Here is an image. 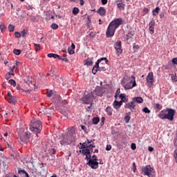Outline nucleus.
I'll return each mask as SVG.
<instances>
[{
	"label": "nucleus",
	"instance_id": "42",
	"mask_svg": "<svg viewBox=\"0 0 177 177\" xmlns=\"http://www.w3.org/2000/svg\"><path fill=\"white\" fill-rule=\"evenodd\" d=\"M173 156H174V158H175L176 162H177V149H176L174 151Z\"/></svg>",
	"mask_w": 177,
	"mask_h": 177
},
{
	"label": "nucleus",
	"instance_id": "13",
	"mask_svg": "<svg viewBox=\"0 0 177 177\" xmlns=\"http://www.w3.org/2000/svg\"><path fill=\"white\" fill-rule=\"evenodd\" d=\"M115 3L119 10H124L125 9V3H124L122 0H116Z\"/></svg>",
	"mask_w": 177,
	"mask_h": 177
},
{
	"label": "nucleus",
	"instance_id": "36",
	"mask_svg": "<svg viewBox=\"0 0 177 177\" xmlns=\"http://www.w3.org/2000/svg\"><path fill=\"white\" fill-rule=\"evenodd\" d=\"M8 30H9L10 32L15 31V26L12 24H10L8 26Z\"/></svg>",
	"mask_w": 177,
	"mask_h": 177
},
{
	"label": "nucleus",
	"instance_id": "23",
	"mask_svg": "<svg viewBox=\"0 0 177 177\" xmlns=\"http://www.w3.org/2000/svg\"><path fill=\"white\" fill-rule=\"evenodd\" d=\"M120 99H121L122 102H124V103H127V102H128V99H127V97H125V94L124 93H121L119 95Z\"/></svg>",
	"mask_w": 177,
	"mask_h": 177
},
{
	"label": "nucleus",
	"instance_id": "53",
	"mask_svg": "<svg viewBox=\"0 0 177 177\" xmlns=\"http://www.w3.org/2000/svg\"><path fill=\"white\" fill-rule=\"evenodd\" d=\"M111 145H106V149H105V150L106 151H110V150H111Z\"/></svg>",
	"mask_w": 177,
	"mask_h": 177
},
{
	"label": "nucleus",
	"instance_id": "38",
	"mask_svg": "<svg viewBox=\"0 0 177 177\" xmlns=\"http://www.w3.org/2000/svg\"><path fill=\"white\" fill-rule=\"evenodd\" d=\"M6 29V26L3 24L0 25V30H1V32H4Z\"/></svg>",
	"mask_w": 177,
	"mask_h": 177
},
{
	"label": "nucleus",
	"instance_id": "51",
	"mask_svg": "<svg viewBox=\"0 0 177 177\" xmlns=\"http://www.w3.org/2000/svg\"><path fill=\"white\" fill-rule=\"evenodd\" d=\"M68 53H69V55H74V53H75L74 50L68 48Z\"/></svg>",
	"mask_w": 177,
	"mask_h": 177
},
{
	"label": "nucleus",
	"instance_id": "27",
	"mask_svg": "<svg viewBox=\"0 0 177 177\" xmlns=\"http://www.w3.org/2000/svg\"><path fill=\"white\" fill-rule=\"evenodd\" d=\"M73 15H74L75 16L78 15V13H80V9L77 7H75L72 11Z\"/></svg>",
	"mask_w": 177,
	"mask_h": 177
},
{
	"label": "nucleus",
	"instance_id": "11",
	"mask_svg": "<svg viewBox=\"0 0 177 177\" xmlns=\"http://www.w3.org/2000/svg\"><path fill=\"white\" fill-rule=\"evenodd\" d=\"M147 84H148V86L151 87L153 85L154 82V76L153 75V72H150L147 77H146Z\"/></svg>",
	"mask_w": 177,
	"mask_h": 177
},
{
	"label": "nucleus",
	"instance_id": "43",
	"mask_svg": "<svg viewBox=\"0 0 177 177\" xmlns=\"http://www.w3.org/2000/svg\"><path fill=\"white\" fill-rule=\"evenodd\" d=\"M96 145H95V142L92 141V144L88 145V149H95Z\"/></svg>",
	"mask_w": 177,
	"mask_h": 177
},
{
	"label": "nucleus",
	"instance_id": "18",
	"mask_svg": "<svg viewBox=\"0 0 177 177\" xmlns=\"http://www.w3.org/2000/svg\"><path fill=\"white\" fill-rule=\"evenodd\" d=\"M124 120L126 124L129 123V121H131V112L126 113Z\"/></svg>",
	"mask_w": 177,
	"mask_h": 177
},
{
	"label": "nucleus",
	"instance_id": "63",
	"mask_svg": "<svg viewBox=\"0 0 177 177\" xmlns=\"http://www.w3.org/2000/svg\"><path fill=\"white\" fill-rule=\"evenodd\" d=\"M172 63H173V64H177V58L176 57L172 59Z\"/></svg>",
	"mask_w": 177,
	"mask_h": 177
},
{
	"label": "nucleus",
	"instance_id": "64",
	"mask_svg": "<svg viewBox=\"0 0 177 177\" xmlns=\"http://www.w3.org/2000/svg\"><path fill=\"white\" fill-rule=\"evenodd\" d=\"M162 111H175V110L172 109H167L166 110H162Z\"/></svg>",
	"mask_w": 177,
	"mask_h": 177
},
{
	"label": "nucleus",
	"instance_id": "20",
	"mask_svg": "<svg viewBox=\"0 0 177 177\" xmlns=\"http://www.w3.org/2000/svg\"><path fill=\"white\" fill-rule=\"evenodd\" d=\"M97 13L100 14V16H106V8L100 7L97 10Z\"/></svg>",
	"mask_w": 177,
	"mask_h": 177
},
{
	"label": "nucleus",
	"instance_id": "2",
	"mask_svg": "<svg viewBox=\"0 0 177 177\" xmlns=\"http://www.w3.org/2000/svg\"><path fill=\"white\" fill-rule=\"evenodd\" d=\"M122 23V18H118L112 21L109 24L106 32V38H110L111 37H113L114 34H115V30H117L118 27H120V26H121Z\"/></svg>",
	"mask_w": 177,
	"mask_h": 177
},
{
	"label": "nucleus",
	"instance_id": "1",
	"mask_svg": "<svg viewBox=\"0 0 177 177\" xmlns=\"http://www.w3.org/2000/svg\"><path fill=\"white\" fill-rule=\"evenodd\" d=\"M103 93H104V90L102 88H95L93 91H86L84 93V97H82V101L85 104H89L86 106V109L88 110H91V107H92V102L96 99L97 96H103Z\"/></svg>",
	"mask_w": 177,
	"mask_h": 177
},
{
	"label": "nucleus",
	"instance_id": "5",
	"mask_svg": "<svg viewBox=\"0 0 177 177\" xmlns=\"http://www.w3.org/2000/svg\"><path fill=\"white\" fill-rule=\"evenodd\" d=\"M140 174L141 175H144V176L156 177V170H154V167H152L149 165L142 166L141 167Z\"/></svg>",
	"mask_w": 177,
	"mask_h": 177
},
{
	"label": "nucleus",
	"instance_id": "31",
	"mask_svg": "<svg viewBox=\"0 0 177 177\" xmlns=\"http://www.w3.org/2000/svg\"><path fill=\"white\" fill-rule=\"evenodd\" d=\"M34 46H35V49L36 52L41 50V45H39L38 44H35Z\"/></svg>",
	"mask_w": 177,
	"mask_h": 177
},
{
	"label": "nucleus",
	"instance_id": "61",
	"mask_svg": "<svg viewBox=\"0 0 177 177\" xmlns=\"http://www.w3.org/2000/svg\"><path fill=\"white\" fill-rule=\"evenodd\" d=\"M173 143L175 149H177V140L174 139Z\"/></svg>",
	"mask_w": 177,
	"mask_h": 177
},
{
	"label": "nucleus",
	"instance_id": "16",
	"mask_svg": "<svg viewBox=\"0 0 177 177\" xmlns=\"http://www.w3.org/2000/svg\"><path fill=\"white\" fill-rule=\"evenodd\" d=\"M154 26H156V21L152 19L149 24V30L152 32V34H154Z\"/></svg>",
	"mask_w": 177,
	"mask_h": 177
},
{
	"label": "nucleus",
	"instance_id": "46",
	"mask_svg": "<svg viewBox=\"0 0 177 177\" xmlns=\"http://www.w3.org/2000/svg\"><path fill=\"white\" fill-rule=\"evenodd\" d=\"M99 71V68H95V66L93 68L92 73L95 75Z\"/></svg>",
	"mask_w": 177,
	"mask_h": 177
},
{
	"label": "nucleus",
	"instance_id": "33",
	"mask_svg": "<svg viewBox=\"0 0 177 177\" xmlns=\"http://www.w3.org/2000/svg\"><path fill=\"white\" fill-rule=\"evenodd\" d=\"M13 53L17 56H19V55H20L21 53V50H19V49H14Z\"/></svg>",
	"mask_w": 177,
	"mask_h": 177
},
{
	"label": "nucleus",
	"instance_id": "57",
	"mask_svg": "<svg viewBox=\"0 0 177 177\" xmlns=\"http://www.w3.org/2000/svg\"><path fill=\"white\" fill-rule=\"evenodd\" d=\"M63 62H68V59H67V57L66 56V55H64L62 57V59Z\"/></svg>",
	"mask_w": 177,
	"mask_h": 177
},
{
	"label": "nucleus",
	"instance_id": "30",
	"mask_svg": "<svg viewBox=\"0 0 177 177\" xmlns=\"http://www.w3.org/2000/svg\"><path fill=\"white\" fill-rule=\"evenodd\" d=\"M113 107L117 110L118 109H120V106L118 102V101H114L113 102Z\"/></svg>",
	"mask_w": 177,
	"mask_h": 177
},
{
	"label": "nucleus",
	"instance_id": "48",
	"mask_svg": "<svg viewBox=\"0 0 177 177\" xmlns=\"http://www.w3.org/2000/svg\"><path fill=\"white\" fill-rule=\"evenodd\" d=\"M171 80L174 82H176L177 81L176 73H175V75L174 74L171 75Z\"/></svg>",
	"mask_w": 177,
	"mask_h": 177
},
{
	"label": "nucleus",
	"instance_id": "47",
	"mask_svg": "<svg viewBox=\"0 0 177 177\" xmlns=\"http://www.w3.org/2000/svg\"><path fill=\"white\" fill-rule=\"evenodd\" d=\"M99 71V68H95V66L93 68L92 73L95 75Z\"/></svg>",
	"mask_w": 177,
	"mask_h": 177
},
{
	"label": "nucleus",
	"instance_id": "41",
	"mask_svg": "<svg viewBox=\"0 0 177 177\" xmlns=\"http://www.w3.org/2000/svg\"><path fill=\"white\" fill-rule=\"evenodd\" d=\"M122 145H124V146H127L128 141H127L126 138H124V137L122 138Z\"/></svg>",
	"mask_w": 177,
	"mask_h": 177
},
{
	"label": "nucleus",
	"instance_id": "22",
	"mask_svg": "<svg viewBox=\"0 0 177 177\" xmlns=\"http://www.w3.org/2000/svg\"><path fill=\"white\" fill-rule=\"evenodd\" d=\"M128 81H129V77H128V75H125L121 81V85L123 86L125 84H127V82H128Z\"/></svg>",
	"mask_w": 177,
	"mask_h": 177
},
{
	"label": "nucleus",
	"instance_id": "59",
	"mask_svg": "<svg viewBox=\"0 0 177 177\" xmlns=\"http://www.w3.org/2000/svg\"><path fill=\"white\" fill-rule=\"evenodd\" d=\"M90 160H98L97 156H96V155H93V156L90 158Z\"/></svg>",
	"mask_w": 177,
	"mask_h": 177
},
{
	"label": "nucleus",
	"instance_id": "58",
	"mask_svg": "<svg viewBox=\"0 0 177 177\" xmlns=\"http://www.w3.org/2000/svg\"><path fill=\"white\" fill-rule=\"evenodd\" d=\"M148 151H149L150 153H151L152 151H154V147H148Z\"/></svg>",
	"mask_w": 177,
	"mask_h": 177
},
{
	"label": "nucleus",
	"instance_id": "9",
	"mask_svg": "<svg viewBox=\"0 0 177 177\" xmlns=\"http://www.w3.org/2000/svg\"><path fill=\"white\" fill-rule=\"evenodd\" d=\"M86 161V165L91 167L92 169H97V168H99L98 160H96L95 159H88Z\"/></svg>",
	"mask_w": 177,
	"mask_h": 177
},
{
	"label": "nucleus",
	"instance_id": "10",
	"mask_svg": "<svg viewBox=\"0 0 177 177\" xmlns=\"http://www.w3.org/2000/svg\"><path fill=\"white\" fill-rule=\"evenodd\" d=\"M79 153L82 154L83 156H85L84 160L87 161L88 160L91 159V157H92V151H91V149L86 148V149H80L79 151Z\"/></svg>",
	"mask_w": 177,
	"mask_h": 177
},
{
	"label": "nucleus",
	"instance_id": "44",
	"mask_svg": "<svg viewBox=\"0 0 177 177\" xmlns=\"http://www.w3.org/2000/svg\"><path fill=\"white\" fill-rule=\"evenodd\" d=\"M121 48V41H117L115 44V48Z\"/></svg>",
	"mask_w": 177,
	"mask_h": 177
},
{
	"label": "nucleus",
	"instance_id": "15",
	"mask_svg": "<svg viewBox=\"0 0 177 177\" xmlns=\"http://www.w3.org/2000/svg\"><path fill=\"white\" fill-rule=\"evenodd\" d=\"M18 174L23 175V177H30V174L24 169L18 168Z\"/></svg>",
	"mask_w": 177,
	"mask_h": 177
},
{
	"label": "nucleus",
	"instance_id": "52",
	"mask_svg": "<svg viewBox=\"0 0 177 177\" xmlns=\"http://www.w3.org/2000/svg\"><path fill=\"white\" fill-rule=\"evenodd\" d=\"M46 95H47L48 97H51L52 95H53V91H48L46 93Z\"/></svg>",
	"mask_w": 177,
	"mask_h": 177
},
{
	"label": "nucleus",
	"instance_id": "49",
	"mask_svg": "<svg viewBox=\"0 0 177 177\" xmlns=\"http://www.w3.org/2000/svg\"><path fill=\"white\" fill-rule=\"evenodd\" d=\"M132 167L133 171L134 173L136 172V163L135 162H133Z\"/></svg>",
	"mask_w": 177,
	"mask_h": 177
},
{
	"label": "nucleus",
	"instance_id": "7",
	"mask_svg": "<svg viewBox=\"0 0 177 177\" xmlns=\"http://www.w3.org/2000/svg\"><path fill=\"white\" fill-rule=\"evenodd\" d=\"M18 135H19V139L22 143L27 145V143H28V142H30V131H26L24 133H19Z\"/></svg>",
	"mask_w": 177,
	"mask_h": 177
},
{
	"label": "nucleus",
	"instance_id": "25",
	"mask_svg": "<svg viewBox=\"0 0 177 177\" xmlns=\"http://www.w3.org/2000/svg\"><path fill=\"white\" fill-rule=\"evenodd\" d=\"M86 64L87 66H92L93 64V58H87V59L86 60Z\"/></svg>",
	"mask_w": 177,
	"mask_h": 177
},
{
	"label": "nucleus",
	"instance_id": "37",
	"mask_svg": "<svg viewBox=\"0 0 177 177\" xmlns=\"http://www.w3.org/2000/svg\"><path fill=\"white\" fill-rule=\"evenodd\" d=\"M131 37H133V34L129 32L126 35V39L128 41V39H131Z\"/></svg>",
	"mask_w": 177,
	"mask_h": 177
},
{
	"label": "nucleus",
	"instance_id": "35",
	"mask_svg": "<svg viewBox=\"0 0 177 177\" xmlns=\"http://www.w3.org/2000/svg\"><path fill=\"white\" fill-rule=\"evenodd\" d=\"M104 121H106V118L102 116L101 118L100 127H103V125H104Z\"/></svg>",
	"mask_w": 177,
	"mask_h": 177
},
{
	"label": "nucleus",
	"instance_id": "40",
	"mask_svg": "<svg viewBox=\"0 0 177 177\" xmlns=\"http://www.w3.org/2000/svg\"><path fill=\"white\" fill-rule=\"evenodd\" d=\"M154 108L156 109V110H161V109H162V106L159 104H156L154 105Z\"/></svg>",
	"mask_w": 177,
	"mask_h": 177
},
{
	"label": "nucleus",
	"instance_id": "60",
	"mask_svg": "<svg viewBox=\"0 0 177 177\" xmlns=\"http://www.w3.org/2000/svg\"><path fill=\"white\" fill-rule=\"evenodd\" d=\"M21 35L22 37H26V29H24L21 32Z\"/></svg>",
	"mask_w": 177,
	"mask_h": 177
},
{
	"label": "nucleus",
	"instance_id": "14",
	"mask_svg": "<svg viewBox=\"0 0 177 177\" xmlns=\"http://www.w3.org/2000/svg\"><path fill=\"white\" fill-rule=\"evenodd\" d=\"M102 62H104L105 64H107V63H109V59H107V58H106V57H102V58L97 59L94 67H95V68H99L100 67V66H99V64L102 63Z\"/></svg>",
	"mask_w": 177,
	"mask_h": 177
},
{
	"label": "nucleus",
	"instance_id": "17",
	"mask_svg": "<svg viewBox=\"0 0 177 177\" xmlns=\"http://www.w3.org/2000/svg\"><path fill=\"white\" fill-rule=\"evenodd\" d=\"M125 109H129V110H132V109H135V102L132 100V101L128 104H126L124 106Z\"/></svg>",
	"mask_w": 177,
	"mask_h": 177
},
{
	"label": "nucleus",
	"instance_id": "21",
	"mask_svg": "<svg viewBox=\"0 0 177 177\" xmlns=\"http://www.w3.org/2000/svg\"><path fill=\"white\" fill-rule=\"evenodd\" d=\"M132 100L134 103H143V98L142 97H135Z\"/></svg>",
	"mask_w": 177,
	"mask_h": 177
},
{
	"label": "nucleus",
	"instance_id": "3",
	"mask_svg": "<svg viewBox=\"0 0 177 177\" xmlns=\"http://www.w3.org/2000/svg\"><path fill=\"white\" fill-rule=\"evenodd\" d=\"M29 127L30 131H31V132L38 135V133H41V131H42V122H41V120L34 119L30 122Z\"/></svg>",
	"mask_w": 177,
	"mask_h": 177
},
{
	"label": "nucleus",
	"instance_id": "12",
	"mask_svg": "<svg viewBox=\"0 0 177 177\" xmlns=\"http://www.w3.org/2000/svg\"><path fill=\"white\" fill-rule=\"evenodd\" d=\"M90 143H92V140H88L87 139L86 141L84 142H80V147L79 149L80 150H84L86 149H88V147L89 146Z\"/></svg>",
	"mask_w": 177,
	"mask_h": 177
},
{
	"label": "nucleus",
	"instance_id": "8",
	"mask_svg": "<svg viewBox=\"0 0 177 177\" xmlns=\"http://www.w3.org/2000/svg\"><path fill=\"white\" fill-rule=\"evenodd\" d=\"M131 80L123 86V88L125 89V91H127L128 89H132V88H135V86L137 85L135 76L131 75Z\"/></svg>",
	"mask_w": 177,
	"mask_h": 177
},
{
	"label": "nucleus",
	"instance_id": "56",
	"mask_svg": "<svg viewBox=\"0 0 177 177\" xmlns=\"http://www.w3.org/2000/svg\"><path fill=\"white\" fill-rule=\"evenodd\" d=\"M98 71H106V68L104 66H100Z\"/></svg>",
	"mask_w": 177,
	"mask_h": 177
},
{
	"label": "nucleus",
	"instance_id": "50",
	"mask_svg": "<svg viewBox=\"0 0 177 177\" xmlns=\"http://www.w3.org/2000/svg\"><path fill=\"white\" fill-rule=\"evenodd\" d=\"M131 150H136V144L134 142H132L131 145Z\"/></svg>",
	"mask_w": 177,
	"mask_h": 177
},
{
	"label": "nucleus",
	"instance_id": "6",
	"mask_svg": "<svg viewBox=\"0 0 177 177\" xmlns=\"http://www.w3.org/2000/svg\"><path fill=\"white\" fill-rule=\"evenodd\" d=\"M175 113L176 111H167V113H164V111H161L158 115V118L160 120H168L170 122L174 121L175 118Z\"/></svg>",
	"mask_w": 177,
	"mask_h": 177
},
{
	"label": "nucleus",
	"instance_id": "55",
	"mask_svg": "<svg viewBox=\"0 0 177 177\" xmlns=\"http://www.w3.org/2000/svg\"><path fill=\"white\" fill-rule=\"evenodd\" d=\"M50 154H53V155L54 156L55 154H56V149H55V148L51 149L50 150Z\"/></svg>",
	"mask_w": 177,
	"mask_h": 177
},
{
	"label": "nucleus",
	"instance_id": "54",
	"mask_svg": "<svg viewBox=\"0 0 177 177\" xmlns=\"http://www.w3.org/2000/svg\"><path fill=\"white\" fill-rule=\"evenodd\" d=\"M15 38H20V37H21V34L19 32H15Z\"/></svg>",
	"mask_w": 177,
	"mask_h": 177
},
{
	"label": "nucleus",
	"instance_id": "39",
	"mask_svg": "<svg viewBox=\"0 0 177 177\" xmlns=\"http://www.w3.org/2000/svg\"><path fill=\"white\" fill-rule=\"evenodd\" d=\"M8 82H9V84H10V85H12L13 86H16V81H15L14 80L10 79L8 81Z\"/></svg>",
	"mask_w": 177,
	"mask_h": 177
},
{
	"label": "nucleus",
	"instance_id": "24",
	"mask_svg": "<svg viewBox=\"0 0 177 177\" xmlns=\"http://www.w3.org/2000/svg\"><path fill=\"white\" fill-rule=\"evenodd\" d=\"M160 13V7H156L154 10L152 11L153 16H157Z\"/></svg>",
	"mask_w": 177,
	"mask_h": 177
},
{
	"label": "nucleus",
	"instance_id": "28",
	"mask_svg": "<svg viewBox=\"0 0 177 177\" xmlns=\"http://www.w3.org/2000/svg\"><path fill=\"white\" fill-rule=\"evenodd\" d=\"M10 103L15 104L17 101V100L16 99V97L10 95Z\"/></svg>",
	"mask_w": 177,
	"mask_h": 177
},
{
	"label": "nucleus",
	"instance_id": "4",
	"mask_svg": "<svg viewBox=\"0 0 177 177\" xmlns=\"http://www.w3.org/2000/svg\"><path fill=\"white\" fill-rule=\"evenodd\" d=\"M74 133H68L64 136L62 139L59 141L62 146L72 145V146H75V136Z\"/></svg>",
	"mask_w": 177,
	"mask_h": 177
},
{
	"label": "nucleus",
	"instance_id": "26",
	"mask_svg": "<svg viewBox=\"0 0 177 177\" xmlns=\"http://www.w3.org/2000/svg\"><path fill=\"white\" fill-rule=\"evenodd\" d=\"M115 49L117 52L118 56H120V55L122 53V49L121 48V47H115Z\"/></svg>",
	"mask_w": 177,
	"mask_h": 177
},
{
	"label": "nucleus",
	"instance_id": "62",
	"mask_svg": "<svg viewBox=\"0 0 177 177\" xmlns=\"http://www.w3.org/2000/svg\"><path fill=\"white\" fill-rule=\"evenodd\" d=\"M121 93V89L120 88H118L116 90L115 94V95H120V93Z\"/></svg>",
	"mask_w": 177,
	"mask_h": 177
},
{
	"label": "nucleus",
	"instance_id": "34",
	"mask_svg": "<svg viewBox=\"0 0 177 177\" xmlns=\"http://www.w3.org/2000/svg\"><path fill=\"white\" fill-rule=\"evenodd\" d=\"M50 28H52V30H57V28H59V25H57V24H53L50 26Z\"/></svg>",
	"mask_w": 177,
	"mask_h": 177
},
{
	"label": "nucleus",
	"instance_id": "32",
	"mask_svg": "<svg viewBox=\"0 0 177 177\" xmlns=\"http://www.w3.org/2000/svg\"><path fill=\"white\" fill-rule=\"evenodd\" d=\"M80 128H81L82 131H84V132L85 133H88V132H89V131H87L86 127H85L84 125L81 124Z\"/></svg>",
	"mask_w": 177,
	"mask_h": 177
},
{
	"label": "nucleus",
	"instance_id": "19",
	"mask_svg": "<svg viewBox=\"0 0 177 177\" xmlns=\"http://www.w3.org/2000/svg\"><path fill=\"white\" fill-rule=\"evenodd\" d=\"M100 122V118L99 116H95L92 118V124L93 125H97Z\"/></svg>",
	"mask_w": 177,
	"mask_h": 177
},
{
	"label": "nucleus",
	"instance_id": "45",
	"mask_svg": "<svg viewBox=\"0 0 177 177\" xmlns=\"http://www.w3.org/2000/svg\"><path fill=\"white\" fill-rule=\"evenodd\" d=\"M99 71V68H95V66L93 68L92 73L95 75Z\"/></svg>",
	"mask_w": 177,
	"mask_h": 177
},
{
	"label": "nucleus",
	"instance_id": "29",
	"mask_svg": "<svg viewBox=\"0 0 177 177\" xmlns=\"http://www.w3.org/2000/svg\"><path fill=\"white\" fill-rule=\"evenodd\" d=\"M48 57H53L54 59H57L59 57V55L55 53L48 54Z\"/></svg>",
	"mask_w": 177,
	"mask_h": 177
}]
</instances>
